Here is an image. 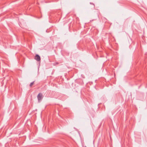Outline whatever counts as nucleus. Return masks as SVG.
Returning a JSON list of instances; mask_svg holds the SVG:
<instances>
[{
    "instance_id": "f257e3e1",
    "label": "nucleus",
    "mask_w": 147,
    "mask_h": 147,
    "mask_svg": "<svg viewBox=\"0 0 147 147\" xmlns=\"http://www.w3.org/2000/svg\"><path fill=\"white\" fill-rule=\"evenodd\" d=\"M43 97V96L42 94L41 93H39L38 94L37 96V98L38 99V102H39L41 101Z\"/></svg>"
},
{
    "instance_id": "39448f33",
    "label": "nucleus",
    "mask_w": 147,
    "mask_h": 147,
    "mask_svg": "<svg viewBox=\"0 0 147 147\" xmlns=\"http://www.w3.org/2000/svg\"><path fill=\"white\" fill-rule=\"evenodd\" d=\"M84 147H87L86 146H85Z\"/></svg>"
},
{
    "instance_id": "20e7f679",
    "label": "nucleus",
    "mask_w": 147,
    "mask_h": 147,
    "mask_svg": "<svg viewBox=\"0 0 147 147\" xmlns=\"http://www.w3.org/2000/svg\"><path fill=\"white\" fill-rule=\"evenodd\" d=\"M56 64H59V63H56Z\"/></svg>"
},
{
    "instance_id": "f03ea898",
    "label": "nucleus",
    "mask_w": 147,
    "mask_h": 147,
    "mask_svg": "<svg viewBox=\"0 0 147 147\" xmlns=\"http://www.w3.org/2000/svg\"><path fill=\"white\" fill-rule=\"evenodd\" d=\"M34 59L38 61H40V57L37 54L34 57Z\"/></svg>"
},
{
    "instance_id": "7ed1b4c3",
    "label": "nucleus",
    "mask_w": 147,
    "mask_h": 147,
    "mask_svg": "<svg viewBox=\"0 0 147 147\" xmlns=\"http://www.w3.org/2000/svg\"><path fill=\"white\" fill-rule=\"evenodd\" d=\"M34 81H33V82H31L30 85V87H31L33 85V84H34Z\"/></svg>"
}]
</instances>
